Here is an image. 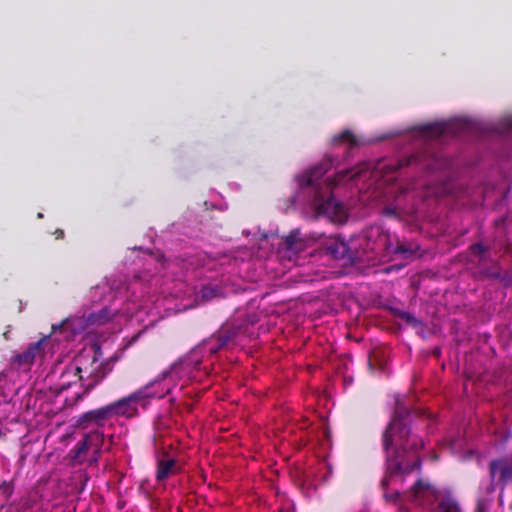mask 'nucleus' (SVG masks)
<instances>
[{
	"label": "nucleus",
	"instance_id": "1",
	"mask_svg": "<svg viewBox=\"0 0 512 512\" xmlns=\"http://www.w3.org/2000/svg\"><path fill=\"white\" fill-rule=\"evenodd\" d=\"M419 409H408L396 403L392 419L382 433V448L385 455V471L380 482L386 503L400 505L407 492L388 491L389 486L402 485L414 470H421L422 460L419 451L424 448L423 439L415 432L416 422L423 421Z\"/></svg>",
	"mask_w": 512,
	"mask_h": 512
},
{
	"label": "nucleus",
	"instance_id": "2",
	"mask_svg": "<svg viewBox=\"0 0 512 512\" xmlns=\"http://www.w3.org/2000/svg\"><path fill=\"white\" fill-rule=\"evenodd\" d=\"M332 166L333 159L326 156L319 164L298 177V183L301 188L310 186L314 188V204L318 212L329 216L337 214L341 210L339 203L335 201L332 195V189L346 181V179H354L357 176V173L352 170L346 169L339 171L334 178H328L325 180V191H322L318 181L331 169Z\"/></svg>",
	"mask_w": 512,
	"mask_h": 512
},
{
	"label": "nucleus",
	"instance_id": "3",
	"mask_svg": "<svg viewBox=\"0 0 512 512\" xmlns=\"http://www.w3.org/2000/svg\"><path fill=\"white\" fill-rule=\"evenodd\" d=\"M358 247L344 242L330 246L329 250L336 259L347 260L352 263L371 261L390 256V235L380 227H370L358 237Z\"/></svg>",
	"mask_w": 512,
	"mask_h": 512
},
{
	"label": "nucleus",
	"instance_id": "4",
	"mask_svg": "<svg viewBox=\"0 0 512 512\" xmlns=\"http://www.w3.org/2000/svg\"><path fill=\"white\" fill-rule=\"evenodd\" d=\"M255 317H247L244 320L226 322L202 344L191 353H197L208 349L210 355H216L220 350L235 346L241 338L250 336L249 326L254 325Z\"/></svg>",
	"mask_w": 512,
	"mask_h": 512
},
{
	"label": "nucleus",
	"instance_id": "5",
	"mask_svg": "<svg viewBox=\"0 0 512 512\" xmlns=\"http://www.w3.org/2000/svg\"><path fill=\"white\" fill-rule=\"evenodd\" d=\"M157 382L158 381H150L145 386L133 391L129 395L108 403L112 418H135L139 415V405H141L143 408H146L150 399H162L170 393V387H167L162 391H152L151 389L155 386V384H157Z\"/></svg>",
	"mask_w": 512,
	"mask_h": 512
},
{
	"label": "nucleus",
	"instance_id": "6",
	"mask_svg": "<svg viewBox=\"0 0 512 512\" xmlns=\"http://www.w3.org/2000/svg\"><path fill=\"white\" fill-rule=\"evenodd\" d=\"M105 435L103 431L95 429L85 433L68 453V459L74 466L87 464L97 466L102 454Z\"/></svg>",
	"mask_w": 512,
	"mask_h": 512
},
{
	"label": "nucleus",
	"instance_id": "7",
	"mask_svg": "<svg viewBox=\"0 0 512 512\" xmlns=\"http://www.w3.org/2000/svg\"><path fill=\"white\" fill-rule=\"evenodd\" d=\"M447 161L428 150H422L397 161L395 170L412 167L415 170L434 172L446 168Z\"/></svg>",
	"mask_w": 512,
	"mask_h": 512
},
{
	"label": "nucleus",
	"instance_id": "8",
	"mask_svg": "<svg viewBox=\"0 0 512 512\" xmlns=\"http://www.w3.org/2000/svg\"><path fill=\"white\" fill-rule=\"evenodd\" d=\"M48 338L49 337H43L36 342L30 343L23 352L14 355L11 362L12 366L17 369H30L35 360L44 355Z\"/></svg>",
	"mask_w": 512,
	"mask_h": 512
},
{
	"label": "nucleus",
	"instance_id": "9",
	"mask_svg": "<svg viewBox=\"0 0 512 512\" xmlns=\"http://www.w3.org/2000/svg\"><path fill=\"white\" fill-rule=\"evenodd\" d=\"M112 419L108 404L82 413L76 420L75 426L80 429L92 427L102 428Z\"/></svg>",
	"mask_w": 512,
	"mask_h": 512
},
{
	"label": "nucleus",
	"instance_id": "10",
	"mask_svg": "<svg viewBox=\"0 0 512 512\" xmlns=\"http://www.w3.org/2000/svg\"><path fill=\"white\" fill-rule=\"evenodd\" d=\"M181 467L179 462L169 456L166 450H162L156 459V472L155 479L157 482H164L169 477L176 475L180 472Z\"/></svg>",
	"mask_w": 512,
	"mask_h": 512
},
{
	"label": "nucleus",
	"instance_id": "11",
	"mask_svg": "<svg viewBox=\"0 0 512 512\" xmlns=\"http://www.w3.org/2000/svg\"><path fill=\"white\" fill-rule=\"evenodd\" d=\"M112 373L111 364L100 362L94 367L85 381L82 383L83 393L78 395V398L89 394L94 390L108 375Z\"/></svg>",
	"mask_w": 512,
	"mask_h": 512
},
{
	"label": "nucleus",
	"instance_id": "12",
	"mask_svg": "<svg viewBox=\"0 0 512 512\" xmlns=\"http://www.w3.org/2000/svg\"><path fill=\"white\" fill-rule=\"evenodd\" d=\"M85 357V354L82 353L76 360L75 365H69L66 367L65 371L61 374V383L60 390H66L70 388L71 385L81 382V384L85 381L82 375V360Z\"/></svg>",
	"mask_w": 512,
	"mask_h": 512
},
{
	"label": "nucleus",
	"instance_id": "13",
	"mask_svg": "<svg viewBox=\"0 0 512 512\" xmlns=\"http://www.w3.org/2000/svg\"><path fill=\"white\" fill-rule=\"evenodd\" d=\"M437 488L428 480L419 478L407 491V497L410 501L420 502L429 497H436Z\"/></svg>",
	"mask_w": 512,
	"mask_h": 512
},
{
	"label": "nucleus",
	"instance_id": "14",
	"mask_svg": "<svg viewBox=\"0 0 512 512\" xmlns=\"http://www.w3.org/2000/svg\"><path fill=\"white\" fill-rule=\"evenodd\" d=\"M489 472L492 481L506 485L512 480V463L507 459H495L489 464Z\"/></svg>",
	"mask_w": 512,
	"mask_h": 512
},
{
	"label": "nucleus",
	"instance_id": "15",
	"mask_svg": "<svg viewBox=\"0 0 512 512\" xmlns=\"http://www.w3.org/2000/svg\"><path fill=\"white\" fill-rule=\"evenodd\" d=\"M415 129L425 136L438 138L444 134L455 133V124L448 121L426 123L417 126Z\"/></svg>",
	"mask_w": 512,
	"mask_h": 512
},
{
	"label": "nucleus",
	"instance_id": "16",
	"mask_svg": "<svg viewBox=\"0 0 512 512\" xmlns=\"http://www.w3.org/2000/svg\"><path fill=\"white\" fill-rule=\"evenodd\" d=\"M439 512H462V509L455 497L450 493L441 497L438 503Z\"/></svg>",
	"mask_w": 512,
	"mask_h": 512
},
{
	"label": "nucleus",
	"instance_id": "17",
	"mask_svg": "<svg viewBox=\"0 0 512 512\" xmlns=\"http://www.w3.org/2000/svg\"><path fill=\"white\" fill-rule=\"evenodd\" d=\"M332 143L334 145L349 144L350 147H353L358 144V139L351 130L346 129L341 133L334 135L332 137Z\"/></svg>",
	"mask_w": 512,
	"mask_h": 512
},
{
	"label": "nucleus",
	"instance_id": "18",
	"mask_svg": "<svg viewBox=\"0 0 512 512\" xmlns=\"http://www.w3.org/2000/svg\"><path fill=\"white\" fill-rule=\"evenodd\" d=\"M413 253L414 249L411 246H408L404 243H397L396 245L391 243L390 255L399 254L406 258L407 256H411Z\"/></svg>",
	"mask_w": 512,
	"mask_h": 512
},
{
	"label": "nucleus",
	"instance_id": "19",
	"mask_svg": "<svg viewBox=\"0 0 512 512\" xmlns=\"http://www.w3.org/2000/svg\"><path fill=\"white\" fill-rule=\"evenodd\" d=\"M170 375V371L166 370L163 371L161 374L157 376L156 379L153 381H159L155 386L151 389L152 391H162L163 389H166L167 387H170V390L172 389L171 383H167L166 380L168 376Z\"/></svg>",
	"mask_w": 512,
	"mask_h": 512
},
{
	"label": "nucleus",
	"instance_id": "20",
	"mask_svg": "<svg viewBox=\"0 0 512 512\" xmlns=\"http://www.w3.org/2000/svg\"><path fill=\"white\" fill-rule=\"evenodd\" d=\"M109 310L107 308H104L100 310L98 313H93L89 317V320L92 324H104L109 320Z\"/></svg>",
	"mask_w": 512,
	"mask_h": 512
},
{
	"label": "nucleus",
	"instance_id": "21",
	"mask_svg": "<svg viewBox=\"0 0 512 512\" xmlns=\"http://www.w3.org/2000/svg\"><path fill=\"white\" fill-rule=\"evenodd\" d=\"M492 502L493 499L490 496L478 497L475 512H489Z\"/></svg>",
	"mask_w": 512,
	"mask_h": 512
},
{
	"label": "nucleus",
	"instance_id": "22",
	"mask_svg": "<svg viewBox=\"0 0 512 512\" xmlns=\"http://www.w3.org/2000/svg\"><path fill=\"white\" fill-rule=\"evenodd\" d=\"M13 485L11 482L3 481L0 484V497L2 500H8L13 494Z\"/></svg>",
	"mask_w": 512,
	"mask_h": 512
},
{
	"label": "nucleus",
	"instance_id": "23",
	"mask_svg": "<svg viewBox=\"0 0 512 512\" xmlns=\"http://www.w3.org/2000/svg\"><path fill=\"white\" fill-rule=\"evenodd\" d=\"M401 319L404 320L407 324H410L414 327L420 326L421 321L418 320L413 314L409 312H402L400 315Z\"/></svg>",
	"mask_w": 512,
	"mask_h": 512
},
{
	"label": "nucleus",
	"instance_id": "24",
	"mask_svg": "<svg viewBox=\"0 0 512 512\" xmlns=\"http://www.w3.org/2000/svg\"><path fill=\"white\" fill-rule=\"evenodd\" d=\"M298 232L291 231L289 235L285 237L284 243L288 249H294L295 244L298 241Z\"/></svg>",
	"mask_w": 512,
	"mask_h": 512
},
{
	"label": "nucleus",
	"instance_id": "25",
	"mask_svg": "<svg viewBox=\"0 0 512 512\" xmlns=\"http://www.w3.org/2000/svg\"><path fill=\"white\" fill-rule=\"evenodd\" d=\"M470 250L474 255L482 259L488 249L482 243H474L470 246Z\"/></svg>",
	"mask_w": 512,
	"mask_h": 512
},
{
	"label": "nucleus",
	"instance_id": "26",
	"mask_svg": "<svg viewBox=\"0 0 512 512\" xmlns=\"http://www.w3.org/2000/svg\"><path fill=\"white\" fill-rule=\"evenodd\" d=\"M480 275L486 279H501V273L498 270L483 269L480 271Z\"/></svg>",
	"mask_w": 512,
	"mask_h": 512
},
{
	"label": "nucleus",
	"instance_id": "27",
	"mask_svg": "<svg viewBox=\"0 0 512 512\" xmlns=\"http://www.w3.org/2000/svg\"><path fill=\"white\" fill-rule=\"evenodd\" d=\"M91 351H92V355H91V363H96L99 358L102 356V350H101V347L99 344L97 343H94L92 346H91Z\"/></svg>",
	"mask_w": 512,
	"mask_h": 512
},
{
	"label": "nucleus",
	"instance_id": "28",
	"mask_svg": "<svg viewBox=\"0 0 512 512\" xmlns=\"http://www.w3.org/2000/svg\"><path fill=\"white\" fill-rule=\"evenodd\" d=\"M20 508L21 509H29L33 506L32 500L30 497L24 498L20 501Z\"/></svg>",
	"mask_w": 512,
	"mask_h": 512
},
{
	"label": "nucleus",
	"instance_id": "29",
	"mask_svg": "<svg viewBox=\"0 0 512 512\" xmlns=\"http://www.w3.org/2000/svg\"><path fill=\"white\" fill-rule=\"evenodd\" d=\"M118 359H119V357L117 355H113L110 358L104 360L103 362L111 364V370L113 371L114 364L118 361Z\"/></svg>",
	"mask_w": 512,
	"mask_h": 512
},
{
	"label": "nucleus",
	"instance_id": "30",
	"mask_svg": "<svg viewBox=\"0 0 512 512\" xmlns=\"http://www.w3.org/2000/svg\"><path fill=\"white\" fill-rule=\"evenodd\" d=\"M202 292L204 297H208L209 295H212L213 289L205 288L202 290Z\"/></svg>",
	"mask_w": 512,
	"mask_h": 512
},
{
	"label": "nucleus",
	"instance_id": "31",
	"mask_svg": "<svg viewBox=\"0 0 512 512\" xmlns=\"http://www.w3.org/2000/svg\"><path fill=\"white\" fill-rule=\"evenodd\" d=\"M385 213H386L387 215H395V214H396L395 210H394V209H392V208H386V209H385Z\"/></svg>",
	"mask_w": 512,
	"mask_h": 512
},
{
	"label": "nucleus",
	"instance_id": "32",
	"mask_svg": "<svg viewBox=\"0 0 512 512\" xmlns=\"http://www.w3.org/2000/svg\"><path fill=\"white\" fill-rule=\"evenodd\" d=\"M487 491L489 494H491L494 491V487L492 484L487 487Z\"/></svg>",
	"mask_w": 512,
	"mask_h": 512
}]
</instances>
